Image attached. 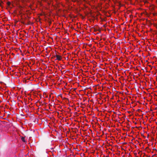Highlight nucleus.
<instances>
[{"label": "nucleus", "instance_id": "5", "mask_svg": "<svg viewBox=\"0 0 157 157\" xmlns=\"http://www.w3.org/2000/svg\"><path fill=\"white\" fill-rule=\"evenodd\" d=\"M71 29H74V28H73V27H71Z\"/></svg>", "mask_w": 157, "mask_h": 157}, {"label": "nucleus", "instance_id": "3", "mask_svg": "<svg viewBox=\"0 0 157 157\" xmlns=\"http://www.w3.org/2000/svg\"><path fill=\"white\" fill-rule=\"evenodd\" d=\"M80 104L81 105V107L82 108H84L82 106H82V105H84V104H83L82 103H81Z\"/></svg>", "mask_w": 157, "mask_h": 157}, {"label": "nucleus", "instance_id": "4", "mask_svg": "<svg viewBox=\"0 0 157 157\" xmlns=\"http://www.w3.org/2000/svg\"><path fill=\"white\" fill-rule=\"evenodd\" d=\"M7 4L9 6L10 4V2H7Z\"/></svg>", "mask_w": 157, "mask_h": 157}, {"label": "nucleus", "instance_id": "7", "mask_svg": "<svg viewBox=\"0 0 157 157\" xmlns=\"http://www.w3.org/2000/svg\"><path fill=\"white\" fill-rule=\"evenodd\" d=\"M138 111H140V109H138Z\"/></svg>", "mask_w": 157, "mask_h": 157}, {"label": "nucleus", "instance_id": "1", "mask_svg": "<svg viewBox=\"0 0 157 157\" xmlns=\"http://www.w3.org/2000/svg\"><path fill=\"white\" fill-rule=\"evenodd\" d=\"M56 59H57L58 60H61V59H62V58H61V56H59V55H56Z\"/></svg>", "mask_w": 157, "mask_h": 157}, {"label": "nucleus", "instance_id": "8", "mask_svg": "<svg viewBox=\"0 0 157 157\" xmlns=\"http://www.w3.org/2000/svg\"><path fill=\"white\" fill-rule=\"evenodd\" d=\"M149 66H150V67H151V66L150 65H149Z\"/></svg>", "mask_w": 157, "mask_h": 157}, {"label": "nucleus", "instance_id": "2", "mask_svg": "<svg viewBox=\"0 0 157 157\" xmlns=\"http://www.w3.org/2000/svg\"><path fill=\"white\" fill-rule=\"evenodd\" d=\"M21 140L24 142H25V137H22L21 138Z\"/></svg>", "mask_w": 157, "mask_h": 157}, {"label": "nucleus", "instance_id": "6", "mask_svg": "<svg viewBox=\"0 0 157 157\" xmlns=\"http://www.w3.org/2000/svg\"><path fill=\"white\" fill-rule=\"evenodd\" d=\"M51 22H49V23H50V24H51Z\"/></svg>", "mask_w": 157, "mask_h": 157}]
</instances>
